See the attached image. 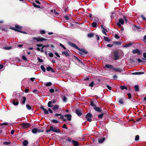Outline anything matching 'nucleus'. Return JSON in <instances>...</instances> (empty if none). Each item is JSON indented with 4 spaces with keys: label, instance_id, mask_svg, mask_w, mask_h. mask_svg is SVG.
Returning a JSON list of instances; mask_svg holds the SVG:
<instances>
[{
    "label": "nucleus",
    "instance_id": "obj_1",
    "mask_svg": "<svg viewBox=\"0 0 146 146\" xmlns=\"http://www.w3.org/2000/svg\"><path fill=\"white\" fill-rule=\"evenodd\" d=\"M68 44L71 46L79 50L78 53L81 55L84 54V53L87 54L88 53V51L85 50L83 48H80L76 44L73 43L72 42L69 41L68 42Z\"/></svg>",
    "mask_w": 146,
    "mask_h": 146
},
{
    "label": "nucleus",
    "instance_id": "obj_2",
    "mask_svg": "<svg viewBox=\"0 0 146 146\" xmlns=\"http://www.w3.org/2000/svg\"><path fill=\"white\" fill-rule=\"evenodd\" d=\"M15 27H10V29L15 31L27 34V33L26 32L21 31L23 29V27L22 26L18 25H15Z\"/></svg>",
    "mask_w": 146,
    "mask_h": 146
},
{
    "label": "nucleus",
    "instance_id": "obj_3",
    "mask_svg": "<svg viewBox=\"0 0 146 146\" xmlns=\"http://www.w3.org/2000/svg\"><path fill=\"white\" fill-rule=\"evenodd\" d=\"M51 131L55 133H60L61 132L60 130L57 127H55L54 128L52 126H50L49 129L46 130L47 133H48Z\"/></svg>",
    "mask_w": 146,
    "mask_h": 146
},
{
    "label": "nucleus",
    "instance_id": "obj_4",
    "mask_svg": "<svg viewBox=\"0 0 146 146\" xmlns=\"http://www.w3.org/2000/svg\"><path fill=\"white\" fill-rule=\"evenodd\" d=\"M34 40H37V42L39 41H46L47 40V39H45L44 38H42L41 37H34L33 38V41Z\"/></svg>",
    "mask_w": 146,
    "mask_h": 146
},
{
    "label": "nucleus",
    "instance_id": "obj_5",
    "mask_svg": "<svg viewBox=\"0 0 146 146\" xmlns=\"http://www.w3.org/2000/svg\"><path fill=\"white\" fill-rule=\"evenodd\" d=\"M20 125L23 128H27L30 126L31 124L28 123H21Z\"/></svg>",
    "mask_w": 146,
    "mask_h": 146
},
{
    "label": "nucleus",
    "instance_id": "obj_6",
    "mask_svg": "<svg viewBox=\"0 0 146 146\" xmlns=\"http://www.w3.org/2000/svg\"><path fill=\"white\" fill-rule=\"evenodd\" d=\"M92 116V114L90 113H88L86 115V118L87 119V121L89 122H91L92 121L91 119L90 118Z\"/></svg>",
    "mask_w": 146,
    "mask_h": 146
},
{
    "label": "nucleus",
    "instance_id": "obj_7",
    "mask_svg": "<svg viewBox=\"0 0 146 146\" xmlns=\"http://www.w3.org/2000/svg\"><path fill=\"white\" fill-rule=\"evenodd\" d=\"M132 52L133 54L137 53L139 55L141 54H142L141 51L139 50L138 48H136L135 49L133 50Z\"/></svg>",
    "mask_w": 146,
    "mask_h": 146
},
{
    "label": "nucleus",
    "instance_id": "obj_8",
    "mask_svg": "<svg viewBox=\"0 0 146 146\" xmlns=\"http://www.w3.org/2000/svg\"><path fill=\"white\" fill-rule=\"evenodd\" d=\"M114 57L115 60H117L119 57L118 55V51L117 50L115 51L114 52Z\"/></svg>",
    "mask_w": 146,
    "mask_h": 146
},
{
    "label": "nucleus",
    "instance_id": "obj_9",
    "mask_svg": "<svg viewBox=\"0 0 146 146\" xmlns=\"http://www.w3.org/2000/svg\"><path fill=\"white\" fill-rule=\"evenodd\" d=\"M124 21L122 19H120L119 20V22L117 23V25L119 27L121 26V24L123 25L124 23Z\"/></svg>",
    "mask_w": 146,
    "mask_h": 146
},
{
    "label": "nucleus",
    "instance_id": "obj_10",
    "mask_svg": "<svg viewBox=\"0 0 146 146\" xmlns=\"http://www.w3.org/2000/svg\"><path fill=\"white\" fill-rule=\"evenodd\" d=\"M75 112L77 115L79 116H81L82 114V110L80 109H76Z\"/></svg>",
    "mask_w": 146,
    "mask_h": 146
},
{
    "label": "nucleus",
    "instance_id": "obj_11",
    "mask_svg": "<svg viewBox=\"0 0 146 146\" xmlns=\"http://www.w3.org/2000/svg\"><path fill=\"white\" fill-rule=\"evenodd\" d=\"M70 51L68 50L66 51H64L62 52V54L63 55H64L65 56H67L70 55Z\"/></svg>",
    "mask_w": 146,
    "mask_h": 146
},
{
    "label": "nucleus",
    "instance_id": "obj_12",
    "mask_svg": "<svg viewBox=\"0 0 146 146\" xmlns=\"http://www.w3.org/2000/svg\"><path fill=\"white\" fill-rule=\"evenodd\" d=\"M94 109L96 111L98 112H101L102 110L101 108L100 107H94Z\"/></svg>",
    "mask_w": 146,
    "mask_h": 146
},
{
    "label": "nucleus",
    "instance_id": "obj_13",
    "mask_svg": "<svg viewBox=\"0 0 146 146\" xmlns=\"http://www.w3.org/2000/svg\"><path fill=\"white\" fill-rule=\"evenodd\" d=\"M46 70L48 71H50L52 72L55 73V71L50 66H49L46 68Z\"/></svg>",
    "mask_w": 146,
    "mask_h": 146
},
{
    "label": "nucleus",
    "instance_id": "obj_14",
    "mask_svg": "<svg viewBox=\"0 0 146 146\" xmlns=\"http://www.w3.org/2000/svg\"><path fill=\"white\" fill-rule=\"evenodd\" d=\"M65 117H66L67 120L68 121H70L71 120L72 115L70 114H67L64 115Z\"/></svg>",
    "mask_w": 146,
    "mask_h": 146
},
{
    "label": "nucleus",
    "instance_id": "obj_15",
    "mask_svg": "<svg viewBox=\"0 0 146 146\" xmlns=\"http://www.w3.org/2000/svg\"><path fill=\"white\" fill-rule=\"evenodd\" d=\"M59 108V106H58L57 105H55L52 108V109L54 111H57L58 110Z\"/></svg>",
    "mask_w": 146,
    "mask_h": 146
},
{
    "label": "nucleus",
    "instance_id": "obj_16",
    "mask_svg": "<svg viewBox=\"0 0 146 146\" xmlns=\"http://www.w3.org/2000/svg\"><path fill=\"white\" fill-rule=\"evenodd\" d=\"M140 28L139 27H137L135 25H133L132 29L133 31H135L136 30H139Z\"/></svg>",
    "mask_w": 146,
    "mask_h": 146
},
{
    "label": "nucleus",
    "instance_id": "obj_17",
    "mask_svg": "<svg viewBox=\"0 0 146 146\" xmlns=\"http://www.w3.org/2000/svg\"><path fill=\"white\" fill-rule=\"evenodd\" d=\"M113 70L115 71L116 72H121L123 71V70L122 69L120 68H113Z\"/></svg>",
    "mask_w": 146,
    "mask_h": 146
},
{
    "label": "nucleus",
    "instance_id": "obj_18",
    "mask_svg": "<svg viewBox=\"0 0 146 146\" xmlns=\"http://www.w3.org/2000/svg\"><path fill=\"white\" fill-rule=\"evenodd\" d=\"M72 142L73 143V145L74 146H78L79 145L78 143L76 141L74 140H72Z\"/></svg>",
    "mask_w": 146,
    "mask_h": 146
},
{
    "label": "nucleus",
    "instance_id": "obj_19",
    "mask_svg": "<svg viewBox=\"0 0 146 146\" xmlns=\"http://www.w3.org/2000/svg\"><path fill=\"white\" fill-rule=\"evenodd\" d=\"M105 67L107 68H112V69L114 68V67L112 65L109 64H106L105 65Z\"/></svg>",
    "mask_w": 146,
    "mask_h": 146
},
{
    "label": "nucleus",
    "instance_id": "obj_20",
    "mask_svg": "<svg viewBox=\"0 0 146 146\" xmlns=\"http://www.w3.org/2000/svg\"><path fill=\"white\" fill-rule=\"evenodd\" d=\"M106 138L105 137L101 138L100 139H99L98 141L99 143H102L105 140Z\"/></svg>",
    "mask_w": 146,
    "mask_h": 146
},
{
    "label": "nucleus",
    "instance_id": "obj_21",
    "mask_svg": "<svg viewBox=\"0 0 146 146\" xmlns=\"http://www.w3.org/2000/svg\"><path fill=\"white\" fill-rule=\"evenodd\" d=\"M62 115V114H58L57 113H56L54 115L55 116H61L59 117V118L61 119H63L64 118V116L63 115Z\"/></svg>",
    "mask_w": 146,
    "mask_h": 146
},
{
    "label": "nucleus",
    "instance_id": "obj_22",
    "mask_svg": "<svg viewBox=\"0 0 146 146\" xmlns=\"http://www.w3.org/2000/svg\"><path fill=\"white\" fill-rule=\"evenodd\" d=\"M113 44L116 45H120L121 44L122 42H121L118 41H113Z\"/></svg>",
    "mask_w": 146,
    "mask_h": 146
},
{
    "label": "nucleus",
    "instance_id": "obj_23",
    "mask_svg": "<svg viewBox=\"0 0 146 146\" xmlns=\"http://www.w3.org/2000/svg\"><path fill=\"white\" fill-rule=\"evenodd\" d=\"M12 103L15 106H17L19 104V100H17V101L16 100H14L13 102Z\"/></svg>",
    "mask_w": 146,
    "mask_h": 146
},
{
    "label": "nucleus",
    "instance_id": "obj_24",
    "mask_svg": "<svg viewBox=\"0 0 146 146\" xmlns=\"http://www.w3.org/2000/svg\"><path fill=\"white\" fill-rule=\"evenodd\" d=\"M32 132L34 134H35L38 132V129L36 128H33L32 130Z\"/></svg>",
    "mask_w": 146,
    "mask_h": 146
},
{
    "label": "nucleus",
    "instance_id": "obj_25",
    "mask_svg": "<svg viewBox=\"0 0 146 146\" xmlns=\"http://www.w3.org/2000/svg\"><path fill=\"white\" fill-rule=\"evenodd\" d=\"M28 144V142L27 140H24L23 143V146H27Z\"/></svg>",
    "mask_w": 146,
    "mask_h": 146
},
{
    "label": "nucleus",
    "instance_id": "obj_26",
    "mask_svg": "<svg viewBox=\"0 0 146 146\" xmlns=\"http://www.w3.org/2000/svg\"><path fill=\"white\" fill-rule=\"evenodd\" d=\"M90 105L91 106L93 107L94 108V107L96 106V105H95L94 101H90Z\"/></svg>",
    "mask_w": 146,
    "mask_h": 146
},
{
    "label": "nucleus",
    "instance_id": "obj_27",
    "mask_svg": "<svg viewBox=\"0 0 146 146\" xmlns=\"http://www.w3.org/2000/svg\"><path fill=\"white\" fill-rule=\"evenodd\" d=\"M120 88L121 90H123L124 89H126L127 90V86H120Z\"/></svg>",
    "mask_w": 146,
    "mask_h": 146
},
{
    "label": "nucleus",
    "instance_id": "obj_28",
    "mask_svg": "<svg viewBox=\"0 0 146 146\" xmlns=\"http://www.w3.org/2000/svg\"><path fill=\"white\" fill-rule=\"evenodd\" d=\"M92 25L93 27L95 28H96L97 27V23L95 22H93Z\"/></svg>",
    "mask_w": 146,
    "mask_h": 146
},
{
    "label": "nucleus",
    "instance_id": "obj_29",
    "mask_svg": "<svg viewBox=\"0 0 146 146\" xmlns=\"http://www.w3.org/2000/svg\"><path fill=\"white\" fill-rule=\"evenodd\" d=\"M26 100V98L25 96H23V101L22 102V104H24L25 103V102Z\"/></svg>",
    "mask_w": 146,
    "mask_h": 146
},
{
    "label": "nucleus",
    "instance_id": "obj_30",
    "mask_svg": "<svg viewBox=\"0 0 146 146\" xmlns=\"http://www.w3.org/2000/svg\"><path fill=\"white\" fill-rule=\"evenodd\" d=\"M73 57L75 59H76L77 61H78L79 63L83 64L82 62L78 57L75 56H74Z\"/></svg>",
    "mask_w": 146,
    "mask_h": 146
},
{
    "label": "nucleus",
    "instance_id": "obj_31",
    "mask_svg": "<svg viewBox=\"0 0 146 146\" xmlns=\"http://www.w3.org/2000/svg\"><path fill=\"white\" fill-rule=\"evenodd\" d=\"M144 74V72H136L134 73H133V74H135V75L142 74Z\"/></svg>",
    "mask_w": 146,
    "mask_h": 146
},
{
    "label": "nucleus",
    "instance_id": "obj_32",
    "mask_svg": "<svg viewBox=\"0 0 146 146\" xmlns=\"http://www.w3.org/2000/svg\"><path fill=\"white\" fill-rule=\"evenodd\" d=\"M134 88L135 91H139V86L138 85H135L134 86Z\"/></svg>",
    "mask_w": 146,
    "mask_h": 146
},
{
    "label": "nucleus",
    "instance_id": "obj_33",
    "mask_svg": "<svg viewBox=\"0 0 146 146\" xmlns=\"http://www.w3.org/2000/svg\"><path fill=\"white\" fill-rule=\"evenodd\" d=\"M26 107L27 109L29 110H31L32 109L30 105H29V104H26Z\"/></svg>",
    "mask_w": 146,
    "mask_h": 146
},
{
    "label": "nucleus",
    "instance_id": "obj_34",
    "mask_svg": "<svg viewBox=\"0 0 146 146\" xmlns=\"http://www.w3.org/2000/svg\"><path fill=\"white\" fill-rule=\"evenodd\" d=\"M118 102L120 104H123V99L122 98L118 100Z\"/></svg>",
    "mask_w": 146,
    "mask_h": 146
},
{
    "label": "nucleus",
    "instance_id": "obj_35",
    "mask_svg": "<svg viewBox=\"0 0 146 146\" xmlns=\"http://www.w3.org/2000/svg\"><path fill=\"white\" fill-rule=\"evenodd\" d=\"M40 68L41 69V70L44 72H46V69L44 67L43 65H41L40 66Z\"/></svg>",
    "mask_w": 146,
    "mask_h": 146
},
{
    "label": "nucleus",
    "instance_id": "obj_36",
    "mask_svg": "<svg viewBox=\"0 0 146 146\" xmlns=\"http://www.w3.org/2000/svg\"><path fill=\"white\" fill-rule=\"evenodd\" d=\"M94 36V35L92 33H89L88 35V36L89 38H92Z\"/></svg>",
    "mask_w": 146,
    "mask_h": 146
},
{
    "label": "nucleus",
    "instance_id": "obj_37",
    "mask_svg": "<svg viewBox=\"0 0 146 146\" xmlns=\"http://www.w3.org/2000/svg\"><path fill=\"white\" fill-rule=\"evenodd\" d=\"M104 113H102V114L99 115H98V117L99 119H101L104 116Z\"/></svg>",
    "mask_w": 146,
    "mask_h": 146
},
{
    "label": "nucleus",
    "instance_id": "obj_38",
    "mask_svg": "<svg viewBox=\"0 0 146 146\" xmlns=\"http://www.w3.org/2000/svg\"><path fill=\"white\" fill-rule=\"evenodd\" d=\"M104 39L105 41L108 42H110V38L105 36L104 37Z\"/></svg>",
    "mask_w": 146,
    "mask_h": 146
},
{
    "label": "nucleus",
    "instance_id": "obj_39",
    "mask_svg": "<svg viewBox=\"0 0 146 146\" xmlns=\"http://www.w3.org/2000/svg\"><path fill=\"white\" fill-rule=\"evenodd\" d=\"M4 49L5 50H10L12 49V47L11 46H8V47H4Z\"/></svg>",
    "mask_w": 146,
    "mask_h": 146
},
{
    "label": "nucleus",
    "instance_id": "obj_40",
    "mask_svg": "<svg viewBox=\"0 0 146 146\" xmlns=\"http://www.w3.org/2000/svg\"><path fill=\"white\" fill-rule=\"evenodd\" d=\"M33 6L36 8H40V6L38 5H36L35 3H33Z\"/></svg>",
    "mask_w": 146,
    "mask_h": 146
},
{
    "label": "nucleus",
    "instance_id": "obj_41",
    "mask_svg": "<svg viewBox=\"0 0 146 146\" xmlns=\"http://www.w3.org/2000/svg\"><path fill=\"white\" fill-rule=\"evenodd\" d=\"M52 85V84L51 82H48L46 83L45 84V85L46 86H49Z\"/></svg>",
    "mask_w": 146,
    "mask_h": 146
},
{
    "label": "nucleus",
    "instance_id": "obj_42",
    "mask_svg": "<svg viewBox=\"0 0 146 146\" xmlns=\"http://www.w3.org/2000/svg\"><path fill=\"white\" fill-rule=\"evenodd\" d=\"M52 104V101H50L48 102V106L49 107H51L52 106L51 105V104Z\"/></svg>",
    "mask_w": 146,
    "mask_h": 146
},
{
    "label": "nucleus",
    "instance_id": "obj_43",
    "mask_svg": "<svg viewBox=\"0 0 146 146\" xmlns=\"http://www.w3.org/2000/svg\"><path fill=\"white\" fill-rule=\"evenodd\" d=\"M43 111H44V113L45 114L47 115L48 114V112L46 109L45 108Z\"/></svg>",
    "mask_w": 146,
    "mask_h": 146
},
{
    "label": "nucleus",
    "instance_id": "obj_44",
    "mask_svg": "<svg viewBox=\"0 0 146 146\" xmlns=\"http://www.w3.org/2000/svg\"><path fill=\"white\" fill-rule=\"evenodd\" d=\"M139 136L138 135H137L136 136L135 138V140L136 141H137L139 140Z\"/></svg>",
    "mask_w": 146,
    "mask_h": 146
},
{
    "label": "nucleus",
    "instance_id": "obj_45",
    "mask_svg": "<svg viewBox=\"0 0 146 146\" xmlns=\"http://www.w3.org/2000/svg\"><path fill=\"white\" fill-rule=\"evenodd\" d=\"M52 122L54 123H59V121L53 119L52 120Z\"/></svg>",
    "mask_w": 146,
    "mask_h": 146
},
{
    "label": "nucleus",
    "instance_id": "obj_46",
    "mask_svg": "<svg viewBox=\"0 0 146 146\" xmlns=\"http://www.w3.org/2000/svg\"><path fill=\"white\" fill-rule=\"evenodd\" d=\"M22 58L23 60L27 61L28 60L27 59V58L25 56H22Z\"/></svg>",
    "mask_w": 146,
    "mask_h": 146
},
{
    "label": "nucleus",
    "instance_id": "obj_47",
    "mask_svg": "<svg viewBox=\"0 0 146 146\" xmlns=\"http://www.w3.org/2000/svg\"><path fill=\"white\" fill-rule=\"evenodd\" d=\"M64 18L66 20H70L69 17L66 15H65L64 16Z\"/></svg>",
    "mask_w": 146,
    "mask_h": 146
},
{
    "label": "nucleus",
    "instance_id": "obj_48",
    "mask_svg": "<svg viewBox=\"0 0 146 146\" xmlns=\"http://www.w3.org/2000/svg\"><path fill=\"white\" fill-rule=\"evenodd\" d=\"M130 62L132 63L136 62H137V61L134 60V59L131 58L130 60Z\"/></svg>",
    "mask_w": 146,
    "mask_h": 146
},
{
    "label": "nucleus",
    "instance_id": "obj_49",
    "mask_svg": "<svg viewBox=\"0 0 146 146\" xmlns=\"http://www.w3.org/2000/svg\"><path fill=\"white\" fill-rule=\"evenodd\" d=\"M137 60L138 61V63H141V62H145L144 61H143V60H141V59H140L139 58H137Z\"/></svg>",
    "mask_w": 146,
    "mask_h": 146
},
{
    "label": "nucleus",
    "instance_id": "obj_50",
    "mask_svg": "<svg viewBox=\"0 0 146 146\" xmlns=\"http://www.w3.org/2000/svg\"><path fill=\"white\" fill-rule=\"evenodd\" d=\"M94 85L95 84L94 83V82H92L89 84V86L92 87H93Z\"/></svg>",
    "mask_w": 146,
    "mask_h": 146
},
{
    "label": "nucleus",
    "instance_id": "obj_51",
    "mask_svg": "<svg viewBox=\"0 0 146 146\" xmlns=\"http://www.w3.org/2000/svg\"><path fill=\"white\" fill-rule=\"evenodd\" d=\"M3 144L5 145H9L11 143V142H9L5 141L3 143Z\"/></svg>",
    "mask_w": 146,
    "mask_h": 146
},
{
    "label": "nucleus",
    "instance_id": "obj_52",
    "mask_svg": "<svg viewBox=\"0 0 146 146\" xmlns=\"http://www.w3.org/2000/svg\"><path fill=\"white\" fill-rule=\"evenodd\" d=\"M72 139H71V138L68 137L67 138L66 140L67 141H68V142H72Z\"/></svg>",
    "mask_w": 146,
    "mask_h": 146
},
{
    "label": "nucleus",
    "instance_id": "obj_53",
    "mask_svg": "<svg viewBox=\"0 0 146 146\" xmlns=\"http://www.w3.org/2000/svg\"><path fill=\"white\" fill-rule=\"evenodd\" d=\"M140 17L142 18L144 20H146V18L143 15H141L140 16Z\"/></svg>",
    "mask_w": 146,
    "mask_h": 146
},
{
    "label": "nucleus",
    "instance_id": "obj_54",
    "mask_svg": "<svg viewBox=\"0 0 146 146\" xmlns=\"http://www.w3.org/2000/svg\"><path fill=\"white\" fill-rule=\"evenodd\" d=\"M54 13H55V14L56 15H59V13L57 12L55 10V9H54Z\"/></svg>",
    "mask_w": 146,
    "mask_h": 146
},
{
    "label": "nucleus",
    "instance_id": "obj_55",
    "mask_svg": "<svg viewBox=\"0 0 146 146\" xmlns=\"http://www.w3.org/2000/svg\"><path fill=\"white\" fill-rule=\"evenodd\" d=\"M37 59L38 60V61L40 62H43V60L41 59H40V58L39 57H38Z\"/></svg>",
    "mask_w": 146,
    "mask_h": 146
},
{
    "label": "nucleus",
    "instance_id": "obj_56",
    "mask_svg": "<svg viewBox=\"0 0 146 146\" xmlns=\"http://www.w3.org/2000/svg\"><path fill=\"white\" fill-rule=\"evenodd\" d=\"M63 100L64 102H65L67 100V98L65 96H64L62 99Z\"/></svg>",
    "mask_w": 146,
    "mask_h": 146
},
{
    "label": "nucleus",
    "instance_id": "obj_57",
    "mask_svg": "<svg viewBox=\"0 0 146 146\" xmlns=\"http://www.w3.org/2000/svg\"><path fill=\"white\" fill-rule=\"evenodd\" d=\"M66 125L65 124H64L63 126L62 127L63 128H65L66 129H68V128L66 127Z\"/></svg>",
    "mask_w": 146,
    "mask_h": 146
},
{
    "label": "nucleus",
    "instance_id": "obj_58",
    "mask_svg": "<svg viewBox=\"0 0 146 146\" xmlns=\"http://www.w3.org/2000/svg\"><path fill=\"white\" fill-rule=\"evenodd\" d=\"M60 45L64 49H66V47L62 44L60 43Z\"/></svg>",
    "mask_w": 146,
    "mask_h": 146
},
{
    "label": "nucleus",
    "instance_id": "obj_59",
    "mask_svg": "<svg viewBox=\"0 0 146 146\" xmlns=\"http://www.w3.org/2000/svg\"><path fill=\"white\" fill-rule=\"evenodd\" d=\"M45 31L44 30H41L40 31V33L41 34H44L45 33Z\"/></svg>",
    "mask_w": 146,
    "mask_h": 146
},
{
    "label": "nucleus",
    "instance_id": "obj_60",
    "mask_svg": "<svg viewBox=\"0 0 146 146\" xmlns=\"http://www.w3.org/2000/svg\"><path fill=\"white\" fill-rule=\"evenodd\" d=\"M49 91L51 93H53L54 92V89L51 88L50 90Z\"/></svg>",
    "mask_w": 146,
    "mask_h": 146
},
{
    "label": "nucleus",
    "instance_id": "obj_61",
    "mask_svg": "<svg viewBox=\"0 0 146 146\" xmlns=\"http://www.w3.org/2000/svg\"><path fill=\"white\" fill-rule=\"evenodd\" d=\"M107 88L110 90H111L112 88L108 85H107Z\"/></svg>",
    "mask_w": 146,
    "mask_h": 146
},
{
    "label": "nucleus",
    "instance_id": "obj_62",
    "mask_svg": "<svg viewBox=\"0 0 146 146\" xmlns=\"http://www.w3.org/2000/svg\"><path fill=\"white\" fill-rule=\"evenodd\" d=\"M127 95L128 96V98L130 99L131 98V96L130 93H129L127 94Z\"/></svg>",
    "mask_w": 146,
    "mask_h": 146
},
{
    "label": "nucleus",
    "instance_id": "obj_63",
    "mask_svg": "<svg viewBox=\"0 0 146 146\" xmlns=\"http://www.w3.org/2000/svg\"><path fill=\"white\" fill-rule=\"evenodd\" d=\"M49 56L51 57H52L53 56V54L52 53H50L49 54Z\"/></svg>",
    "mask_w": 146,
    "mask_h": 146
},
{
    "label": "nucleus",
    "instance_id": "obj_64",
    "mask_svg": "<svg viewBox=\"0 0 146 146\" xmlns=\"http://www.w3.org/2000/svg\"><path fill=\"white\" fill-rule=\"evenodd\" d=\"M126 44L125 46L124 47H128L129 46H130L131 44Z\"/></svg>",
    "mask_w": 146,
    "mask_h": 146
}]
</instances>
